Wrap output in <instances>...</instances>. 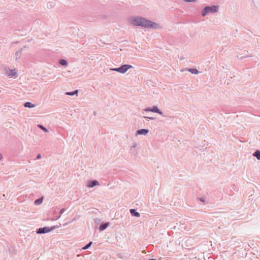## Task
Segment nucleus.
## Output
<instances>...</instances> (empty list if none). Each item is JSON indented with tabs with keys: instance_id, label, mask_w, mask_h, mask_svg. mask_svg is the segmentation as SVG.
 I'll list each match as a JSON object with an SVG mask.
<instances>
[{
	"instance_id": "f03ea898",
	"label": "nucleus",
	"mask_w": 260,
	"mask_h": 260,
	"mask_svg": "<svg viewBox=\"0 0 260 260\" xmlns=\"http://www.w3.org/2000/svg\"><path fill=\"white\" fill-rule=\"evenodd\" d=\"M218 7L217 6H211V7H206L204 10L202 11V14L203 16H205L207 13L209 12H216L218 11Z\"/></svg>"
},
{
	"instance_id": "2eb2a0df",
	"label": "nucleus",
	"mask_w": 260,
	"mask_h": 260,
	"mask_svg": "<svg viewBox=\"0 0 260 260\" xmlns=\"http://www.w3.org/2000/svg\"><path fill=\"white\" fill-rule=\"evenodd\" d=\"M78 92V90H76L74 92H67V94L68 95H74L75 93H77Z\"/></svg>"
},
{
	"instance_id": "39448f33",
	"label": "nucleus",
	"mask_w": 260,
	"mask_h": 260,
	"mask_svg": "<svg viewBox=\"0 0 260 260\" xmlns=\"http://www.w3.org/2000/svg\"><path fill=\"white\" fill-rule=\"evenodd\" d=\"M51 229H49V228H47V227H45V228H40L38 231H37V233L38 234H44V233H48L49 232L51 231Z\"/></svg>"
},
{
	"instance_id": "f3484780",
	"label": "nucleus",
	"mask_w": 260,
	"mask_h": 260,
	"mask_svg": "<svg viewBox=\"0 0 260 260\" xmlns=\"http://www.w3.org/2000/svg\"><path fill=\"white\" fill-rule=\"evenodd\" d=\"M39 127L40 128H41L42 129H43L44 132H48V130L45 127H44L43 126L40 125H39Z\"/></svg>"
},
{
	"instance_id": "9b49d317",
	"label": "nucleus",
	"mask_w": 260,
	"mask_h": 260,
	"mask_svg": "<svg viewBox=\"0 0 260 260\" xmlns=\"http://www.w3.org/2000/svg\"><path fill=\"white\" fill-rule=\"evenodd\" d=\"M24 106L25 107H28V108H34L35 107V105L32 104L30 102H26L25 104H24Z\"/></svg>"
},
{
	"instance_id": "4be33fe9",
	"label": "nucleus",
	"mask_w": 260,
	"mask_h": 260,
	"mask_svg": "<svg viewBox=\"0 0 260 260\" xmlns=\"http://www.w3.org/2000/svg\"><path fill=\"white\" fill-rule=\"evenodd\" d=\"M2 158V156L1 155V154H0V159Z\"/></svg>"
},
{
	"instance_id": "6e6552de",
	"label": "nucleus",
	"mask_w": 260,
	"mask_h": 260,
	"mask_svg": "<svg viewBox=\"0 0 260 260\" xmlns=\"http://www.w3.org/2000/svg\"><path fill=\"white\" fill-rule=\"evenodd\" d=\"M130 212H131V213L132 214V215L133 216H136V217H138L140 216V213L137 212H136L135 209H131L130 210Z\"/></svg>"
},
{
	"instance_id": "a211bd4d",
	"label": "nucleus",
	"mask_w": 260,
	"mask_h": 260,
	"mask_svg": "<svg viewBox=\"0 0 260 260\" xmlns=\"http://www.w3.org/2000/svg\"><path fill=\"white\" fill-rule=\"evenodd\" d=\"M190 72H191L193 74H196L198 73V71L196 69L190 70Z\"/></svg>"
},
{
	"instance_id": "4468645a",
	"label": "nucleus",
	"mask_w": 260,
	"mask_h": 260,
	"mask_svg": "<svg viewBox=\"0 0 260 260\" xmlns=\"http://www.w3.org/2000/svg\"><path fill=\"white\" fill-rule=\"evenodd\" d=\"M42 199H38L35 201V204L36 205H39L42 203Z\"/></svg>"
},
{
	"instance_id": "1a4fd4ad",
	"label": "nucleus",
	"mask_w": 260,
	"mask_h": 260,
	"mask_svg": "<svg viewBox=\"0 0 260 260\" xmlns=\"http://www.w3.org/2000/svg\"><path fill=\"white\" fill-rule=\"evenodd\" d=\"M99 184V182L97 181H92L89 183L88 186L89 187H92L94 186L98 185Z\"/></svg>"
},
{
	"instance_id": "f257e3e1",
	"label": "nucleus",
	"mask_w": 260,
	"mask_h": 260,
	"mask_svg": "<svg viewBox=\"0 0 260 260\" xmlns=\"http://www.w3.org/2000/svg\"><path fill=\"white\" fill-rule=\"evenodd\" d=\"M129 22L134 25L147 28H156L158 27V24L156 23L138 16L131 17L129 19Z\"/></svg>"
},
{
	"instance_id": "7ed1b4c3",
	"label": "nucleus",
	"mask_w": 260,
	"mask_h": 260,
	"mask_svg": "<svg viewBox=\"0 0 260 260\" xmlns=\"http://www.w3.org/2000/svg\"><path fill=\"white\" fill-rule=\"evenodd\" d=\"M132 68L131 65L124 64L118 68L112 69L111 70L115 71L121 74L125 73L128 69Z\"/></svg>"
},
{
	"instance_id": "6ab92c4d",
	"label": "nucleus",
	"mask_w": 260,
	"mask_h": 260,
	"mask_svg": "<svg viewBox=\"0 0 260 260\" xmlns=\"http://www.w3.org/2000/svg\"><path fill=\"white\" fill-rule=\"evenodd\" d=\"M185 1L187 2H193L196 1V0H185Z\"/></svg>"
},
{
	"instance_id": "f8f14e48",
	"label": "nucleus",
	"mask_w": 260,
	"mask_h": 260,
	"mask_svg": "<svg viewBox=\"0 0 260 260\" xmlns=\"http://www.w3.org/2000/svg\"><path fill=\"white\" fill-rule=\"evenodd\" d=\"M253 155L254 156H255L257 158V159H260V151H256L254 153Z\"/></svg>"
},
{
	"instance_id": "412c9836",
	"label": "nucleus",
	"mask_w": 260,
	"mask_h": 260,
	"mask_svg": "<svg viewBox=\"0 0 260 260\" xmlns=\"http://www.w3.org/2000/svg\"><path fill=\"white\" fill-rule=\"evenodd\" d=\"M145 118H149V119H153V118L149 117H145Z\"/></svg>"
},
{
	"instance_id": "423d86ee",
	"label": "nucleus",
	"mask_w": 260,
	"mask_h": 260,
	"mask_svg": "<svg viewBox=\"0 0 260 260\" xmlns=\"http://www.w3.org/2000/svg\"><path fill=\"white\" fill-rule=\"evenodd\" d=\"M7 75L10 78L15 77L17 76V71L16 70H10L7 72Z\"/></svg>"
},
{
	"instance_id": "ddd939ff",
	"label": "nucleus",
	"mask_w": 260,
	"mask_h": 260,
	"mask_svg": "<svg viewBox=\"0 0 260 260\" xmlns=\"http://www.w3.org/2000/svg\"><path fill=\"white\" fill-rule=\"evenodd\" d=\"M60 63L62 66H67L68 64L67 61L64 59L60 60Z\"/></svg>"
},
{
	"instance_id": "aec40b11",
	"label": "nucleus",
	"mask_w": 260,
	"mask_h": 260,
	"mask_svg": "<svg viewBox=\"0 0 260 260\" xmlns=\"http://www.w3.org/2000/svg\"><path fill=\"white\" fill-rule=\"evenodd\" d=\"M38 159H39L41 158V154H38V156H37V157Z\"/></svg>"
},
{
	"instance_id": "20e7f679",
	"label": "nucleus",
	"mask_w": 260,
	"mask_h": 260,
	"mask_svg": "<svg viewBox=\"0 0 260 260\" xmlns=\"http://www.w3.org/2000/svg\"><path fill=\"white\" fill-rule=\"evenodd\" d=\"M145 111H151V112H156V113H158L160 114H161V113L160 112V111L158 110V109L155 107V106H154L152 108H146L145 109Z\"/></svg>"
},
{
	"instance_id": "0eeeda50",
	"label": "nucleus",
	"mask_w": 260,
	"mask_h": 260,
	"mask_svg": "<svg viewBox=\"0 0 260 260\" xmlns=\"http://www.w3.org/2000/svg\"><path fill=\"white\" fill-rule=\"evenodd\" d=\"M148 132V131L146 129H141L137 131V135H146Z\"/></svg>"
},
{
	"instance_id": "9d476101",
	"label": "nucleus",
	"mask_w": 260,
	"mask_h": 260,
	"mask_svg": "<svg viewBox=\"0 0 260 260\" xmlns=\"http://www.w3.org/2000/svg\"><path fill=\"white\" fill-rule=\"evenodd\" d=\"M108 224H109L108 223H106L101 225L100 226V228H99L100 230L101 231L104 230L108 226Z\"/></svg>"
},
{
	"instance_id": "dca6fc26",
	"label": "nucleus",
	"mask_w": 260,
	"mask_h": 260,
	"mask_svg": "<svg viewBox=\"0 0 260 260\" xmlns=\"http://www.w3.org/2000/svg\"><path fill=\"white\" fill-rule=\"evenodd\" d=\"M91 244H92V242H91L89 243H88L87 245H86L84 247H83V249H86L88 248L91 246Z\"/></svg>"
}]
</instances>
